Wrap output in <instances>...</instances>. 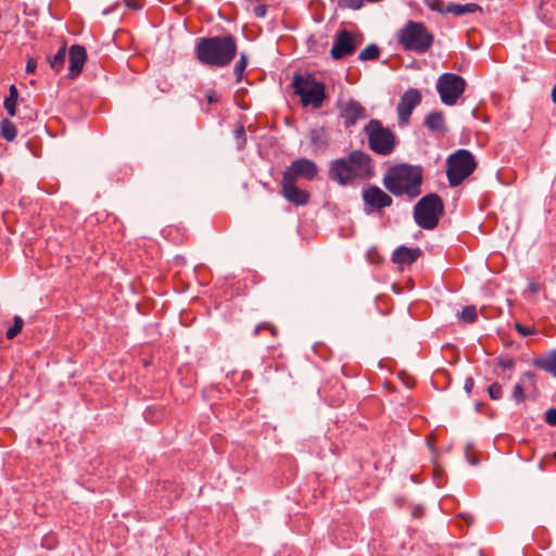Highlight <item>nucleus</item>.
<instances>
[{
	"mask_svg": "<svg viewBox=\"0 0 556 556\" xmlns=\"http://www.w3.org/2000/svg\"><path fill=\"white\" fill-rule=\"evenodd\" d=\"M422 180L424 169L420 165L401 163L388 168L382 184L393 195L413 200L421 194Z\"/></svg>",
	"mask_w": 556,
	"mask_h": 556,
	"instance_id": "nucleus-1",
	"label": "nucleus"
},
{
	"mask_svg": "<svg viewBox=\"0 0 556 556\" xmlns=\"http://www.w3.org/2000/svg\"><path fill=\"white\" fill-rule=\"evenodd\" d=\"M238 45L233 35L203 37L195 45V56L201 64L225 67L237 55Z\"/></svg>",
	"mask_w": 556,
	"mask_h": 556,
	"instance_id": "nucleus-2",
	"label": "nucleus"
},
{
	"mask_svg": "<svg viewBox=\"0 0 556 556\" xmlns=\"http://www.w3.org/2000/svg\"><path fill=\"white\" fill-rule=\"evenodd\" d=\"M374 174L371 157L362 150L352 151L346 159L333 161L329 169V178L342 186L356 179L369 178Z\"/></svg>",
	"mask_w": 556,
	"mask_h": 556,
	"instance_id": "nucleus-3",
	"label": "nucleus"
},
{
	"mask_svg": "<svg viewBox=\"0 0 556 556\" xmlns=\"http://www.w3.org/2000/svg\"><path fill=\"white\" fill-rule=\"evenodd\" d=\"M396 41L404 51L425 54L434 42V35L422 22L407 21L396 33Z\"/></svg>",
	"mask_w": 556,
	"mask_h": 556,
	"instance_id": "nucleus-4",
	"label": "nucleus"
},
{
	"mask_svg": "<svg viewBox=\"0 0 556 556\" xmlns=\"http://www.w3.org/2000/svg\"><path fill=\"white\" fill-rule=\"evenodd\" d=\"M292 87L294 93L301 97L304 106L321 108L326 99V87L313 74H295L292 79Z\"/></svg>",
	"mask_w": 556,
	"mask_h": 556,
	"instance_id": "nucleus-5",
	"label": "nucleus"
},
{
	"mask_svg": "<svg viewBox=\"0 0 556 556\" xmlns=\"http://www.w3.org/2000/svg\"><path fill=\"white\" fill-rule=\"evenodd\" d=\"M444 214V203L439 194L428 193L424 195L414 207L416 224L427 230H432L439 225L440 217Z\"/></svg>",
	"mask_w": 556,
	"mask_h": 556,
	"instance_id": "nucleus-6",
	"label": "nucleus"
},
{
	"mask_svg": "<svg viewBox=\"0 0 556 556\" xmlns=\"http://www.w3.org/2000/svg\"><path fill=\"white\" fill-rule=\"evenodd\" d=\"M364 131L372 152L382 156L393 153L397 143L396 136L390 128L383 127L379 119H370Z\"/></svg>",
	"mask_w": 556,
	"mask_h": 556,
	"instance_id": "nucleus-7",
	"label": "nucleus"
},
{
	"mask_svg": "<svg viewBox=\"0 0 556 556\" xmlns=\"http://www.w3.org/2000/svg\"><path fill=\"white\" fill-rule=\"evenodd\" d=\"M446 165L448 184L456 187L473 173L477 163L471 152L460 149L447 157Z\"/></svg>",
	"mask_w": 556,
	"mask_h": 556,
	"instance_id": "nucleus-8",
	"label": "nucleus"
},
{
	"mask_svg": "<svg viewBox=\"0 0 556 556\" xmlns=\"http://www.w3.org/2000/svg\"><path fill=\"white\" fill-rule=\"evenodd\" d=\"M465 89L466 80L457 74L444 73L438 78L437 90L441 101L446 105L456 104Z\"/></svg>",
	"mask_w": 556,
	"mask_h": 556,
	"instance_id": "nucleus-9",
	"label": "nucleus"
},
{
	"mask_svg": "<svg viewBox=\"0 0 556 556\" xmlns=\"http://www.w3.org/2000/svg\"><path fill=\"white\" fill-rule=\"evenodd\" d=\"M362 42L363 35L361 33L341 29L334 36L330 54L333 60H342L348 55H352Z\"/></svg>",
	"mask_w": 556,
	"mask_h": 556,
	"instance_id": "nucleus-10",
	"label": "nucleus"
},
{
	"mask_svg": "<svg viewBox=\"0 0 556 556\" xmlns=\"http://www.w3.org/2000/svg\"><path fill=\"white\" fill-rule=\"evenodd\" d=\"M421 93L418 89L409 88L402 97L396 106L397 121L401 127L409 124L413 111L421 103Z\"/></svg>",
	"mask_w": 556,
	"mask_h": 556,
	"instance_id": "nucleus-11",
	"label": "nucleus"
},
{
	"mask_svg": "<svg viewBox=\"0 0 556 556\" xmlns=\"http://www.w3.org/2000/svg\"><path fill=\"white\" fill-rule=\"evenodd\" d=\"M318 173L317 165L308 159H298L283 172L282 178L295 181L300 178L313 180Z\"/></svg>",
	"mask_w": 556,
	"mask_h": 556,
	"instance_id": "nucleus-12",
	"label": "nucleus"
},
{
	"mask_svg": "<svg viewBox=\"0 0 556 556\" xmlns=\"http://www.w3.org/2000/svg\"><path fill=\"white\" fill-rule=\"evenodd\" d=\"M362 198L367 207V213L390 207L393 203L391 195L375 185H369L365 188L362 192Z\"/></svg>",
	"mask_w": 556,
	"mask_h": 556,
	"instance_id": "nucleus-13",
	"label": "nucleus"
},
{
	"mask_svg": "<svg viewBox=\"0 0 556 556\" xmlns=\"http://www.w3.org/2000/svg\"><path fill=\"white\" fill-rule=\"evenodd\" d=\"M281 193L283 198L298 206L306 205L309 201V193L296 186L295 181L282 178Z\"/></svg>",
	"mask_w": 556,
	"mask_h": 556,
	"instance_id": "nucleus-14",
	"label": "nucleus"
},
{
	"mask_svg": "<svg viewBox=\"0 0 556 556\" xmlns=\"http://www.w3.org/2000/svg\"><path fill=\"white\" fill-rule=\"evenodd\" d=\"M345 128L354 126L358 121L367 117L366 109L355 100H349L344 103L340 111Z\"/></svg>",
	"mask_w": 556,
	"mask_h": 556,
	"instance_id": "nucleus-15",
	"label": "nucleus"
},
{
	"mask_svg": "<svg viewBox=\"0 0 556 556\" xmlns=\"http://www.w3.org/2000/svg\"><path fill=\"white\" fill-rule=\"evenodd\" d=\"M87 61V52L84 46L74 45L68 51V77L76 78L84 68Z\"/></svg>",
	"mask_w": 556,
	"mask_h": 556,
	"instance_id": "nucleus-16",
	"label": "nucleus"
},
{
	"mask_svg": "<svg viewBox=\"0 0 556 556\" xmlns=\"http://www.w3.org/2000/svg\"><path fill=\"white\" fill-rule=\"evenodd\" d=\"M421 255L419 248L399 247L392 254V262L399 265H412Z\"/></svg>",
	"mask_w": 556,
	"mask_h": 556,
	"instance_id": "nucleus-17",
	"label": "nucleus"
},
{
	"mask_svg": "<svg viewBox=\"0 0 556 556\" xmlns=\"http://www.w3.org/2000/svg\"><path fill=\"white\" fill-rule=\"evenodd\" d=\"M424 124L428 128V130L431 132H442L443 134L446 131L444 114L440 111L430 112L425 117Z\"/></svg>",
	"mask_w": 556,
	"mask_h": 556,
	"instance_id": "nucleus-18",
	"label": "nucleus"
},
{
	"mask_svg": "<svg viewBox=\"0 0 556 556\" xmlns=\"http://www.w3.org/2000/svg\"><path fill=\"white\" fill-rule=\"evenodd\" d=\"M533 365L546 372L552 374L556 377V351L542 357H538L533 361Z\"/></svg>",
	"mask_w": 556,
	"mask_h": 556,
	"instance_id": "nucleus-19",
	"label": "nucleus"
},
{
	"mask_svg": "<svg viewBox=\"0 0 556 556\" xmlns=\"http://www.w3.org/2000/svg\"><path fill=\"white\" fill-rule=\"evenodd\" d=\"M480 10H481V8L476 3H467V4L450 3L446 7V12L452 13L456 16L475 13Z\"/></svg>",
	"mask_w": 556,
	"mask_h": 556,
	"instance_id": "nucleus-20",
	"label": "nucleus"
},
{
	"mask_svg": "<svg viewBox=\"0 0 556 556\" xmlns=\"http://www.w3.org/2000/svg\"><path fill=\"white\" fill-rule=\"evenodd\" d=\"M18 99V90L15 85H11L9 88V96L4 99L3 106L10 116L16 114V103Z\"/></svg>",
	"mask_w": 556,
	"mask_h": 556,
	"instance_id": "nucleus-21",
	"label": "nucleus"
},
{
	"mask_svg": "<svg viewBox=\"0 0 556 556\" xmlns=\"http://www.w3.org/2000/svg\"><path fill=\"white\" fill-rule=\"evenodd\" d=\"M66 58V45L64 43L53 56H48V62L52 70L59 73L65 63Z\"/></svg>",
	"mask_w": 556,
	"mask_h": 556,
	"instance_id": "nucleus-22",
	"label": "nucleus"
},
{
	"mask_svg": "<svg viewBox=\"0 0 556 556\" xmlns=\"http://www.w3.org/2000/svg\"><path fill=\"white\" fill-rule=\"evenodd\" d=\"M17 129L13 122L8 118L1 122V136L7 141H13L16 138Z\"/></svg>",
	"mask_w": 556,
	"mask_h": 556,
	"instance_id": "nucleus-23",
	"label": "nucleus"
},
{
	"mask_svg": "<svg viewBox=\"0 0 556 556\" xmlns=\"http://www.w3.org/2000/svg\"><path fill=\"white\" fill-rule=\"evenodd\" d=\"M380 56V49L377 45L371 43L368 45L365 49H363L359 54L358 59L361 61H375L378 60Z\"/></svg>",
	"mask_w": 556,
	"mask_h": 556,
	"instance_id": "nucleus-24",
	"label": "nucleus"
},
{
	"mask_svg": "<svg viewBox=\"0 0 556 556\" xmlns=\"http://www.w3.org/2000/svg\"><path fill=\"white\" fill-rule=\"evenodd\" d=\"M248 66V56L244 52L240 53V58L235 64L233 74L236 76V83H241L243 79V73Z\"/></svg>",
	"mask_w": 556,
	"mask_h": 556,
	"instance_id": "nucleus-25",
	"label": "nucleus"
},
{
	"mask_svg": "<svg viewBox=\"0 0 556 556\" xmlns=\"http://www.w3.org/2000/svg\"><path fill=\"white\" fill-rule=\"evenodd\" d=\"M459 318L467 324H472L478 318L477 307L475 305H467L459 314Z\"/></svg>",
	"mask_w": 556,
	"mask_h": 556,
	"instance_id": "nucleus-26",
	"label": "nucleus"
},
{
	"mask_svg": "<svg viewBox=\"0 0 556 556\" xmlns=\"http://www.w3.org/2000/svg\"><path fill=\"white\" fill-rule=\"evenodd\" d=\"M23 325H24V321L22 319V317L20 316H15L13 318V325L11 327H9V329L7 330V338L9 340H12L14 339L18 333H21L22 329H23Z\"/></svg>",
	"mask_w": 556,
	"mask_h": 556,
	"instance_id": "nucleus-27",
	"label": "nucleus"
},
{
	"mask_svg": "<svg viewBox=\"0 0 556 556\" xmlns=\"http://www.w3.org/2000/svg\"><path fill=\"white\" fill-rule=\"evenodd\" d=\"M262 330H265V331H268L273 337H277L278 334V329L275 325H273L271 323H268V321H264V323H261L258 324L255 328H254V336H260L261 331Z\"/></svg>",
	"mask_w": 556,
	"mask_h": 556,
	"instance_id": "nucleus-28",
	"label": "nucleus"
},
{
	"mask_svg": "<svg viewBox=\"0 0 556 556\" xmlns=\"http://www.w3.org/2000/svg\"><path fill=\"white\" fill-rule=\"evenodd\" d=\"M235 137L238 141V148L239 149H242L247 142V136H245V128H244V125L239 123L237 124L236 128H235Z\"/></svg>",
	"mask_w": 556,
	"mask_h": 556,
	"instance_id": "nucleus-29",
	"label": "nucleus"
},
{
	"mask_svg": "<svg viewBox=\"0 0 556 556\" xmlns=\"http://www.w3.org/2000/svg\"><path fill=\"white\" fill-rule=\"evenodd\" d=\"M337 3L340 8L359 10L363 8L365 0H337Z\"/></svg>",
	"mask_w": 556,
	"mask_h": 556,
	"instance_id": "nucleus-30",
	"label": "nucleus"
},
{
	"mask_svg": "<svg viewBox=\"0 0 556 556\" xmlns=\"http://www.w3.org/2000/svg\"><path fill=\"white\" fill-rule=\"evenodd\" d=\"M488 393H489L490 399L495 400V401L500 400L503 395V388L498 382H493L488 388Z\"/></svg>",
	"mask_w": 556,
	"mask_h": 556,
	"instance_id": "nucleus-31",
	"label": "nucleus"
},
{
	"mask_svg": "<svg viewBox=\"0 0 556 556\" xmlns=\"http://www.w3.org/2000/svg\"><path fill=\"white\" fill-rule=\"evenodd\" d=\"M427 7L439 13H447L446 8H444V3L442 0H425Z\"/></svg>",
	"mask_w": 556,
	"mask_h": 556,
	"instance_id": "nucleus-32",
	"label": "nucleus"
},
{
	"mask_svg": "<svg viewBox=\"0 0 556 556\" xmlns=\"http://www.w3.org/2000/svg\"><path fill=\"white\" fill-rule=\"evenodd\" d=\"M515 329L521 337H528L530 334L536 333V329L534 327L525 326L519 323L515 324Z\"/></svg>",
	"mask_w": 556,
	"mask_h": 556,
	"instance_id": "nucleus-33",
	"label": "nucleus"
},
{
	"mask_svg": "<svg viewBox=\"0 0 556 556\" xmlns=\"http://www.w3.org/2000/svg\"><path fill=\"white\" fill-rule=\"evenodd\" d=\"M513 397L516 403H520L526 399L525 391L521 384L517 383L513 390Z\"/></svg>",
	"mask_w": 556,
	"mask_h": 556,
	"instance_id": "nucleus-34",
	"label": "nucleus"
},
{
	"mask_svg": "<svg viewBox=\"0 0 556 556\" xmlns=\"http://www.w3.org/2000/svg\"><path fill=\"white\" fill-rule=\"evenodd\" d=\"M545 422L552 427L556 426V408H549L545 412Z\"/></svg>",
	"mask_w": 556,
	"mask_h": 556,
	"instance_id": "nucleus-35",
	"label": "nucleus"
},
{
	"mask_svg": "<svg viewBox=\"0 0 556 556\" xmlns=\"http://www.w3.org/2000/svg\"><path fill=\"white\" fill-rule=\"evenodd\" d=\"M497 364L503 369H513L515 367V361L513 358H500Z\"/></svg>",
	"mask_w": 556,
	"mask_h": 556,
	"instance_id": "nucleus-36",
	"label": "nucleus"
},
{
	"mask_svg": "<svg viewBox=\"0 0 556 556\" xmlns=\"http://www.w3.org/2000/svg\"><path fill=\"white\" fill-rule=\"evenodd\" d=\"M475 387V380L472 377H467L464 383L465 391L469 394Z\"/></svg>",
	"mask_w": 556,
	"mask_h": 556,
	"instance_id": "nucleus-37",
	"label": "nucleus"
},
{
	"mask_svg": "<svg viewBox=\"0 0 556 556\" xmlns=\"http://www.w3.org/2000/svg\"><path fill=\"white\" fill-rule=\"evenodd\" d=\"M37 67V63L34 59H28L26 63V73L33 74L35 73Z\"/></svg>",
	"mask_w": 556,
	"mask_h": 556,
	"instance_id": "nucleus-38",
	"label": "nucleus"
},
{
	"mask_svg": "<svg viewBox=\"0 0 556 556\" xmlns=\"http://www.w3.org/2000/svg\"><path fill=\"white\" fill-rule=\"evenodd\" d=\"M206 100L210 104L212 103H216L218 102L219 98L217 96V93L214 91V90H210L207 93H206Z\"/></svg>",
	"mask_w": 556,
	"mask_h": 556,
	"instance_id": "nucleus-39",
	"label": "nucleus"
},
{
	"mask_svg": "<svg viewBox=\"0 0 556 556\" xmlns=\"http://www.w3.org/2000/svg\"><path fill=\"white\" fill-rule=\"evenodd\" d=\"M528 290L532 294H536L540 291V285L539 282L532 280L529 282Z\"/></svg>",
	"mask_w": 556,
	"mask_h": 556,
	"instance_id": "nucleus-40",
	"label": "nucleus"
},
{
	"mask_svg": "<svg viewBox=\"0 0 556 556\" xmlns=\"http://www.w3.org/2000/svg\"><path fill=\"white\" fill-rule=\"evenodd\" d=\"M266 12V9L264 7L262 8H256V14L257 16H263Z\"/></svg>",
	"mask_w": 556,
	"mask_h": 556,
	"instance_id": "nucleus-41",
	"label": "nucleus"
},
{
	"mask_svg": "<svg viewBox=\"0 0 556 556\" xmlns=\"http://www.w3.org/2000/svg\"><path fill=\"white\" fill-rule=\"evenodd\" d=\"M552 100L556 104V84L554 85L552 90Z\"/></svg>",
	"mask_w": 556,
	"mask_h": 556,
	"instance_id": "nucleus-42",
	"label": "nucleus"
},
{
	"mask_svg": "<svg viewBox=\"0 0 556 556\" xmlns=\"http://www.w3.org/2000/svg\"><path fill=\"white\" fill-rule=\"evenodd\" d=\"M470 464L472 465H476L478 462L475 459V457H471V459H469Z\"/></svg>",
	"mask_w": 556,
	"mask_h": 556,
	"instance_id": "nucleus-43",
	"label": "nucleus"
},
{
	"mask_svg": "<svg viewBox=\"0 0 556 556\" xmlns=\"http://www.w3.org/2000/svg\"><path fill=\"white\" fill-rule=\"evenodd\" d=\"M553 456H554V458L556 459V451L554 452V455H553Z\"/></svg>",
	"mask_w": 556,
	"mask_h": 556,
	"instance_id": "nucleus-44",
	"label": "nucleus"
}]
</instances>
